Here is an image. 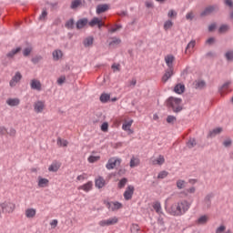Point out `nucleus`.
Listing matches in <instances>:
<instances>
[{
	"mask_svg": "<svg viewBox=\"0 0 233 233\" xmlns=\"http://www.w3.org/2000/svg\"><path fill=\"white\" fill-rule=\"evenodd\" d=\"M190 208V203L187 200H180L173 203L168 208L167 212L171 216H183Z\"/></svg>",
	"mask_w": 233,
	"mask_h": 233,
	"instance_id": "nucleus-1",
	"label": "nucleus"
},
{
	"mask_svg": "<svg viewBox=\"0 0 233 233\" xmlns=\"http://www.w3.org/2000/svg\"><path fill=\"white\" fill-rule=\"evenodd\" d=\"M182 103H183V100L181 98H177L174 96H170L167 101V106L172 108L173 112H175L176 114L183 110V105H181Z\"/></svg>",
	"mask_w": 233,
	"mask_h": 233,
	"instance_id": "nucleus-2",
	"label": "nucleus"
},
{
	"mask_svg": "<svg viewBox=\"0 0 233 233\" xmlns=\"http://www.w3.org/2000/svg\"><path fill=\"white\" fill-rule=\"evenodd\" d=\"M0 207H1L2 212H4V214H12V212H14V210H15V204L13 202L5 201V202L0 204Z\"/></svg>",
	"mask_w": 233,
	"mask_h": 233,
	"instance_id": "nucleus-3",
	"label": "nucleus"
},
{
	"mask_svg": "<svg viewBox=\"0 0 233 233\" xmlns=\"http://www.w3.org/2000/svg\"><path fill=\"white\" fill-rule=\"evenodd\" d=\"M119 218L117 217H112L107 219H103L98 222L100 227H112V225H117Z\"/></svg>",
	"mask_w": 233,
	"mask_h": 233,
	"instance_id": "nucleus-4",
	"label": "nucleus"
},
{
	"mask_svg": "<svg viewBox=\"0 0 233 233\" xmlns=\"http://www.w3.org/2000/svg\"><path fill=\"white\" fill-rule=\"evenodd\" d=\"M121 161H122L121 158L111 157L108 159L106 165V168H107V170H114L116 167H119V165H121Z\"/></svg>",
	"mask_w": 233,
	"mask_h": 233,
	"instance_id": "nucleus-5",
	"label": "nucleus"
},
{
	"mask_svg": "<svg viewBox=\"0 0 233 233\" xmlns=\"http://www.w3.org/2000/svg\"><path fill=\"white\" fill-rule=\"evenodd\" d=\"M136 190V187H134V186L129 185L126 187V190L123 194L124 196V199L126 201H130V199H132L133 196H134V192Z\"/></svg>",
	"mask_w": 233,
	"mask_h": 233,
	"instance_id": "nucleus-6",
	"label": "nucleus"
},
{
	"mask_svg": "<svg viewBox=\"0 0 233 233\" xmlns=\"http://www.w3.org/2000/svg\"><path fill=\"white\" fill-rule=\"evenodd\" d=\"M106 206L111 212H116V210L123 208V204L117 201L107 202Z\"/></svg>",
	"mask_w": 233,
	"mask_h": 233,
	"instance_id": "nucleus-7",
	"label": "nucleus"
},
{
	"mask_svg": "<svg viewBox=\"0 0 233 233\" xmlns=\"http://www.w3.org/2000/svg\"><path fill=\"white\" fill-rule=\"evenodd\" d=\"M34 111L35 114H42L46 108L45 101L38 100L34 103Z\"/></svg>",
	"mask_w": 233,
	"mask_h": 233,
	"instance_id": "nucleus-8",
	"label": "nucleus"
},
{
	"mask_svg": "<svg viewBox=\"0 0 233 233\" xmlns=\"http://www.w3.org/2000/svg\"><path fill=\"white\" fill-rule=\"evenodd\" d=\"M30 87L32 90L41 92V90L43 89V85L41 84V81H39L38 79H32L30 82Z\"/></svg>",
	"mask_w": 233,
	"mask_h": 233,
	"instance_id": "nucleus-9",
	"label": "nucleus"
},
{
	"mask_svg": "<svg viewBox=\"0 0 233 233\" xmlns=\"http://www.w3.org/2000/svg\"><path fill=\"white\" fill-rule=\"evenodd\" d=\"M21 79H23V75H21V73L16 72L15 74V76L12 77V79L9 82V86L14 88V86H15L17 85V83H19V81H21Z\"/></svg>",
	"mask_w": 233,
	"mask_h": 233,
	"instance_id": "nucleus-10",
	"label": "nucleus"
},
{
	"mask_svg": "<svg viewBox=\"0 0 233 233\" xmlns=\"http://www.w3.org/2000/svg\"><path fill=\"white\" fill-rule=\"evenodd\" d=\"M176 61V57L174 55H167L165 56V62L168 68L174 69V62Z\"/></svg>",
	"mask_w": 233,
	"mask_h": 233,
	"instance_id": "nucleus-11",
	"label": "nucleus"
},
{
	"mask_svg": "<svg viewBox=\"0 0 233 233\" xmlns=\"http://www.w3.org/2000/svg\"><path fill=\"white\" fill-rule=\"evenodd\" d=\"M132 123H134V120L125 121L122 125V129L125 132H128V134H134V130H132Z\"/></svg>",
	"mask_w": 233,
	"mask_h": 233,
	"instance_id": "nucleus-12",
	"label": "nucleus"
},
{
	"mask_svg": "<svg viewBox=\"0 0 233 233\" xmlns=\"http://www.w3.org/2000/svg\"><path fill=\"white\" fill-rule=\"evenodd\" d=\"M110 10V5L108 4H100L96 6V14H105V12H108Z\"/></svg>",
	"mask_w": 233,
	"mask_h": 233,
	"instance_id": "nucleus-13",
	"label": "nucleus"
},
{
	"mask_svg": "<svg viewBox=\"0 0 233 233\" xmlns=\"http://www.w3.org/2000/svg\"><path fill=\"white\" fill-rule=\"evenodd\" d=\"M37 185L39 188H46V187L50 185V180H48V178L38 177Z\"/></svg>",
	"mask_w": 233,
	"mask_h": 233,
	"instance_id": "nucleus-14",
	"label": "nucleus"
},
{
	"mask_svg": "<svg viewBox=\"0 0 233 233\" xmlns=\"http://www.w3.org/2000/svg\"><path fill=\"white\" fill-rule=\"evenodd\" d=\"M89 26L94 27L97 25L98 28H101L102 26H105V24H103L101 18L94 17L89 23Z\"/></svg>",
	"mask_w": 233,
	"mask_h": 233,
	"instance_id": "nucleus-15",
	"label": "nucleus"
},
{
	"mask_svg": "<svg viewBox=\"0 0 233 233\" xmlns=\"http://www.w3.org/2000/svg\"><path fill=\"white\" fill-rule=\"evenodd\" d=\"M105 185H106V181L105 180V178L103 177H97L95 179V186L96 188H103V187H105Z\"/></svg>",
	"mask_w": 233,
	"mask_h": 233,
	"instance_id": "nucleus-16",
	"label": "nucleus"
},
{
	"mask_svg": "<svg viewBox=\"0 0 233 233\" xmlns=\"http://www.w3.org/2000/svg\"><path fill=\"white\" fill-rule=\"evenodd\" d=\"M174 76V69L167 68L162 76V81L163 83H167Z\"/></svg>",
	"mask_w": 233,
	"mask_h": 233,
	"instance_id": "nucleus-17",
	"label": "nucleus"
},
{
	"mask_svg": "<svg viewBox=\"0 0 233 233\" xmlns=\"http://www.w3.org/2000/svg\"><path fill=\"white\" fill-rule=\"evenodd\" d=\"M25 218L32 219V218H35V214H37V210H35V208H29L25 209Z\"/></svg>",
	"mask_w": 233,
	"mask_h": 233,
	"instance_id": "nucleus-18",
	"label": "nucleus"
},
{
	"mask_svg": "<svg viewBox=\"0 0 233 233\" xmlns=\"http://www.w3.org/2000/svg\"><path fill=\"white\" fill-rule=\"evenodd\" d=\"M92 187H94V184L92 183V181H88L87 183L78 187V190H84V192H90Z\"/></svg>",
	"mask_w": 233,
	"mask_h": 233,
	"instance_id": "nucleus-19",
	"label": "nucleus"
},
{
	"mask_svg": "<svg viewBox=\"0 0 233 233\" xmlns=\"http://www.w3.org/2000/svg\"><path fill=\"white\" fill-rule=\"evenodd\" d=\"M19 52H21V47H16L15 49H12L10 52H8L5 57H7L8 59H14V57H15V56H17Z\"/></svg>",
	"mask_w": 233,
	"mask_h": 233,
	"instance_id": "nucleus-20",
	"label": "nucleus"
},
{
	"mask_svg": "<svg viewBox=\"0 0 233 233\" xmlns=\"http://www.w3.org/2000/svg\"><path fill=\"white\" fill-rule=\"evenodd\" d=\"M21 103V100L19 98H8L6 100V105H8V106H19Z\"/></svg>",
	"mask_w": 233,
	"mask_h": 233,
	"instance_id": "nucleus-21",
	"label": "nucleus"
},
{
	"mask_svg": "<svg viewBox=\"0 0 233 233\" xmlns=\"http://www.w3.org/2000/svg\"><path fill=\"white\" fill-rule=\"evenodd\" d=\"M165 164V157L163 155L158 156V157L151 160V165H158V167H161V165Z\"/></svg>",
	"mask_w": 233,
	"mask_h": 233,
	"instance_id": "nucleus-22",
	"label": "nucleus"
},
{
	"mask_svg": "<svg viewBox=\"0 0 233 233\" xmlns=\"http://www.w3.org/2000/svg\"><path fill=\"white\" fill-rule=\"evenodd\" d=\"M83 45L86 48H90L94 45V37L93 36H87L84 39Z\"/></svg>",
	"mask_w": 233,
	"mask_h": 233,
	"instance_id": "nucleus-23",
	"label": "nucleus"
},
{
	"mask_svg": "<svg viewBox=\"0 0 233 233\" xmlns=\"http://www.w3.org/2000/svg\"><path fill=\"white\" fill-rule=\"evenodd\" d=\"M88 25V19L82 18L76 22V28L77 30H81V28H85Z\"/></svg>",
	"mask_w": 233,
	"mask_h": 233,
	"instance_id": "nucleus-24",
	"label": "nucleus"
},
{
	"mask_svg": "<svg viewBox=\"0 0 233 233\" xmlns=\"http://www.w3.org/2000/svg\"><path fill=\"white\" fill-rule=\"evenodd\" d=\"M175 94H184L185 93V86L183 84H177L174 87Z\"/></svg>",
	"mask_w": 233,
	"mask_h": 233,
	"instance_id": "nucleus-25",
	"label": "nucleus"
},
{
	"mask_svg": "<svg viewBox=\"0 0 233 233\" xmlns=\"http://www.w3.org/2000/svg\"><path fill=\"white\" fill-rule=\"evenodd\" d=\"M196 46V41L195 40H191L187 47H186V51L185 54H192L194 47Z\"/></svg>",
	"mask_w": 233,
	"mask_h": 233,
	"instance_id": "nucleus-26",
	"label": "nucleus"
},
{
	"mask_svg": "<svg viewBox=\"0 0 233 233\" xmlns=\"http://www.w3.org/2000/svg\"><path fill=\"white\" fill-rule=\"evenodd\" d=\"M59 168H61V164L58 162H54L53 164H51L48 167V171L49 172H57V170H59Z\"/></svg>",
	"mask_w": 233,
	"mask_h": 233,
	"instance_id": "nucleus-27",
	"label": "nucleus"
},
{
	"mask_svg": "<svg viewBox=\"0 0 233 233\" xmlns=\"http://www.w3.org/2000/svg\"><path fill=\"white\" fill-rule=\"evenodd\" d=\"M63 57V51L56 49L53 52V59L54 61H59Z\"/></svg>",
	"mask_w": 233,
	"mask_h": 233,
	"instance_id": "nucleus-28",
	"label": "nucleus"
},
{
	"mask_svg": "<svg viewBox=\"0 0 233 233\" xmlns=\"http://www.w3.org/2000/svg\"><path fill=\"white\" fill-rule=\"evenodd\" d=\"M139 163H141L139 158L132 157L130 159L129 167L131 168H135V167H139Z\"/></svg>",
	"mask_w": 233,
	"mask_h": 233,
	"instance_id": "nucleus-29",
	"label": "nucleus"
},
{
	"mask_svg": "<svg viewBox=\"0 0 233 233\" xmlns=\"http://www.w3.org/2000/svg\"><path fill=\"white\" fill-rule=\"evenodd\" d=\"M127 183H128V178L127 177L121 178L117 183V188L119 189L125 188V187H127Z\"/></svg>",
	"mask_w": 233,
	"mask_h": 233,
	"instance_id": "nucleus-30",
	"label": "nucleus"
},
{
	"mask_svg": "<svg viewBox=\"0 0 233 233\" xmlns=\"http://www.w3.org/2000/svg\"><path fill=\"white\" fill-rule=\"evenodd\" d=\"M216 233H232V230H230V229L227 230V227H225V225H220L217 228Z\"/></svg>",
	"mask_w": 233,
	"mask_h": 233,
	"instance_id": "nucleus-31",
	"label": "nucleus"
},
{
	"mask_svg": "<svg viewBox=\"0 0 233 233\" xmlns=\"http://www.w3.org/2000/svg\"><path fill=\"white\" fill-rule=\"evenodd\" d=\"M186 187H187V181L183 179L177 180V188H178V190H183V188H185Z\"/></svg>",
	"mask_w": 233,
	"mask_h": 233,
	"instance_id": "nucleus-32",
	"label": "nucleus"
},
{
	"mask_svg": "<svg viewBox=\"0 0 233 233\" xmlns=\"http://www.w3.org/2000/svg\"><path fill=\"white\" fill-rule=\"evenodd\" d=\"M228 86H230V82H227L225 83L219 89V92L221 94V96H223L224 94H227V90H228Z\"/></svg>",
	"mask_w": 233,
	"mask_h": 233,
	"instance_id": "nucleus-33",
	"label": "nucleus"
},
{
	"mask_svg": "<svg viewBox=\"0 0 233 233\" xmlns=\"http://www.w3.org/2000/svg\"><path fill=\"white\" fill-rule=\"evenodd\" d=\"M221 132H223V128L217 127V128L213 129L212 131H210L209 137H214L215 136H218V134H221Z\"/></svg>",
	"mask_w": 233,
	"mask_h": 233,
	"instance_id": "nucleus-34",
	"label": "nucleus"
},
{
	"mask_svg": "<svg viewBox=\"0 0 233 233\" xmlns=\"http://www.w3.org/2000/svg\"><path fill=\"white\" fill-rule=\"evenodd\" d=\"M194 87L197 89H201L203 86H205V81L203 80H197L194 82Z\"/></svg>",
	"mask_w": 233,
	"mask_h": 233,
	"instance_id": "nucleus-35",
	"label": "nucleus"
},
{
	"mask_svg": "<svg viewBox=\"0 0 233 233\" xmlns=\"http://www.w3.org/2000/svg\"><path fill=\"white\" fill-rule=\"evenodd\" d=\"M198 145V142L196 141V138H189V140L187 142V148H194Z\"/></svg>",
	"mask_w": 233,
	"mask_h": 233,
	"instance_id": "nucleus-36",
	"label": "nucleus"
},
{
	"mask_svg": "<svg viewBox=\"0 0 233 233\" xmlns=\"http://www.w3.org/2000/svg\"><path fill=\"white\" fill-rule=\"evenodd\" d=\"M216 10H218V6H214V5H208L206 7L205 9V14H214V12H216Z\"/></svg>",
	"mask_w": 233,
	"mask_h": 233,
	"instance_id": "nucleus-37",
	"label": "nucleus"
},
{
	"mask_svg": "<svg viewBox=\"0 0 233 233\" xmlns=\"http://www.w3.org/2000/svg\"><path fill=\"white\" fill-rule=\"evenodd\" d=\"M154 210L157 212V214H163L162 208H161V203L156 202L153 205Z\"/></svg>",
	"mask_w": 233,
	"mask_h": 233,
	"instance_id": "nucleus-38",
	"label": "nucleus"
},
{
	"mask_svg": "<svg viewBox=\"0 0 233 233\" xmlns=\"http://www.w3.org/2000/svg\"><path fill=\"white\" fill-rule=\"evenodd\" d=\"M214 198V194H208L206 197V207L210 208V205L212 204V198Z\"/></svg>",
	"mask_w": 233,
	"mask_h": 233,
	"instance_id": "nucleus-39",
	"label": "nucleus"
},
{
	"mask_svg": "<svg viewBox=\"0 0 233 233\" xmlns=\"http://www.w3.org/2000/svg\"><path fill=\"white\" fill-rule=\"evenodd\" d=\"M101 103H108L110 101V96L106 93H104L100 96Z\"/></svg>",
	"mask_w": 233,
	"mask_h": 233,
	"instance_id": "nucleus-40",
	"label": "nucleus"
},
{
	"mask_svg": "<svg viewBox=\"0 0 233 233\" xmlns=\"http://www.w3.org/2000/svg\"><path fill=\"white\" fill-rule=\"evenodd\" d=\"M230 30V26L228 25H220L218 32L219 34H225Z\"/></svg>",
	"mask_w": 233,
	"mask_h": 233,
	"instance_id": "nucleus-41",
	"label": "nucleus"
},
{
	"mask_svg": "<svg viewBox=\"0 0 233 233\" xmlns=\"http://www.w3.org/2000/svg\"><path fill=\"white\" fill-rule=\"evenodd\" d=\"M172 26H174V22H172V20H167L164 23V30H170V28H172Z\"/></svg>",
	"mask_w": 233,
	"mask_h": 233,
	"instance_id": "nucleus-42",
	"label": "nucleus"
},
{
	"mask_svg": "<svg viewBox=\"0 0 233 233\" xmlns=\"http://www.w3.org/2000/svg\"><path fill=\"white\" fill-rule=\"evenodd\" d=\"M111 42H109V46H116V45H121V39L113 37L111 38Z\"/></svg>",
	"mask_w": 233,
	"mask_h": 233,
	"instance_id": "nucleus-43",
	"label": "nucleus"
},
{
	"mask_svg": "<svg viewBox=\"0 0 233 233\" xmlns=\"http://www.w3.org/2000/svg\"><path fill=\"white\" fill-rule=\"evenodd\" d=\"M56 143H57L58 147H68V141L62 139L61 137L57 138Z\"/></svg>",
	"mask_w": 233,
	"mask_h": 233,
	"instance_id": "nucleus-44",
	"label": "nucleus"
},
{
	"mask_svg": "<svg viewBox=\"0 0 233 233\" xmlns=\"http://www.w3.org/2000/svg\"><path fill=\"white\" fill-rule=\"evenodd\" d=\"M101 159L100 156H90L87 160L89 163H97Z\"/></svg>",
	"mask_w": 233,
	"mask_h": 233,
	"instance_id": "nucleus-45",
	"label": "nucleus"
},
{
	"mask_svg": "<svg viewBox=\"0 0 233 233\" xmlns=\"http://www.w3.org/2000/svg\"><path fill=\"white\" fill-rule=\"evenodd\" d=\"M130 230H131V233H139L141 231V228H139V225L132 224Z\"/></svg>",
	"mask_w": 233,
	"mask_h": 233,
	"instance_id": "nucleus-46",
	"label": "nucleus"
},
{
	"mask_svg": "<svg viewBox=\"0 0 233 233\" xmlns=\"http://www.w3.org/2000/svg\"><path fill=\"white\" fill-rule=\"evenodd\" d=\"M30 54H32V47H25L23 50V56L24 57H28V56H30Z\"/></svg>",
	"mask_w": 233,
	"mask_h": 233,
	"instance_id": "nucleus-47",
	"label": "nucleus"
},
{
	"mask_svg": "<svg viewBox=\"0 0 233 233\" xmlns=\"http://www.w3.org/2000/svg\"><path fill=\"white\" fill-rule=\"evenodd\" d=\"M48 15V12H46V9H43L42 14L39 16V21H45Z\"/></svg>",
	"mask_w": 233,
	"mask_h": 233,
	"instance_id": "nucleus-48",
	"label": "nucleus"
},
{
	"mask_svg": "<svg viewBox=\"0 0 233 233\" xmlns=\"http://www.w3.org/2000/svg\"><path fill=\"white\" fill-rule=\"evenodd\" d=\"M168 176L167 171H160L157 175V179H165Z\"/></svg>",
	"mask_w": 233,
	"mask_h": 233,
	"instance_id": "nucleus-49",
	"label": "nucleus"
},
{
	"mask_svg": "<svg viewBox=\"0 0 233 233\" xmlns=\"http://www.w3.org/2000/svg\"><path fill=\"white\" fill-rule=\"evenodd\" d=\"M111 68L113 72H121V65L119 64H113Z\"/></svg>",
	"mask_w": 233,
	"mask_h": 233,
	"instance_id": "nucleus-50",
	"label": "nucleus"
},
{
	"mask_svg": "<svg viewBox=\"0 0 233 233\" xmlns=\"http://www.w3.org/2000/svg\"><path fill=\"white\" fill-rule=\"evenodd\" d=\"M43 60V56H34L33 58H32V63H34L35 65H37V63H39L40 61H42Z\"/></svg>",
	"mask_w": 233,
	"mask_h": 233,
	"instance_id": "nucleus-51",
	"label": "nucleus"
},
{
	"mask_svg": "<svg viewBox=\"0 0 233 233\" xmlns=\"http://www.w3.org/2000/svg\"><path fill=\"white\" fill-rule=\"evenodd\" d=\"M81 5V0H75L71 3V8H77Z\"/></svg>",
	"mask_w": 233,
	"mask_h": 233,
	"instance_id": "nucleus-52",
	"label": "nucleus"
},
{
	"mask_svg": "<svg viewBox=\"0 0 233 233\" xmlns=\"http://www.w3.org/2000/svg\"><path fill=\"white\" fill-rule=\"evenodd\" d=\"M66 27L69 29L74 28V19H70L69 21H67L66 23Z\"/></svg>",
	"mask_w": 233,
	"mask_h": 233,
	"instance_id": "nucleus-53",
	"label": "nucleus"
},
{
	"mask_svg": "<svg viewBox=\"0 0 233 233\" xmlns=\"http://www.w3.org/2000/svg\"><path fill=\"white\" fill-rule=\"evenodd\" d=\"M226 59H228V61H232V59H233V51H228L226 53Z\"/></svg>",
	"mask_w": 233,
	"mask_h": 233,
	"instance_id": "nucleus-54",
	"label": "nucleus"
},
{
	"mask_svg": "<svg viewBox=\"0 0 233 233\" xmlns=\"http://www.w3.org/2000/svg\"><path fill=\"white\" fill-rule=\"evenodd\" d=\"M187 21H192L194 19V12L190 11L186 15Z\"/></svg>",
	"mask_w": 233,
	"mask_h": 233,
	"instance_id": "nucleus-55",
	"label": "nucleus"
},
{
	"mask_svg": "<svg viewBox=\"0 0 233 233\" xmlns=\"http://www.w3.org/2000/svg\"><path fill=\"white\" fill-rule=\"evenodd\" d=\"M176 15H177V13L176 11H174L173 9L169 10L167 13V16L170 18L176 17Z\"/></svg>",
	"mask_w": 233,
	"mask_h": 233,
	"instance_id": "nucleus-56",
	"label": "nucleus"
},
{
	"mask_svg": "<svg viewBox=\"0 0 233 233\" xmlns=\"http://www.w3.org/2000/svg\"><path fill=\"white\" fill-rule=\"evenodd\" d=\"M102 132H107L108 131V123L104 122L101 126Z\"/></svg>",
	"mask_w": 233,
	"mask_h": 233,
	"instance_id": "nucleus-57",
	"label": "nucleus"
},
{
	"mask_svg": "<svg viewBox=\"0 0 233 233\" xmlns=\"http://www.w3.org/2000/svg\"><path fill=\"white\" fill-rule=\"evenodd\" d=\"M65 81H66V77L64 76H60V77L57 79L56 83H57V85H63V83H65Z\"/></svg>",
	"mask_w": 233,
	"mask_h": 233,
	"instance_id": "nucleus-58",
	"label": "nucleus"
},
{
	"mask_svg": "<svg viewBox=\"0 0 233 233\" xmlns=\"http://www.w3.org/2000/svg\"><path fill=\"white\" fill-rule=\"evenodd\" d=\"M87 178V176H86V174H82V175H79L77 177H76V179H77V181H85V179H86Z\"/></svg>",
	"mask_w": 233,
	"mask_h": 233,
	"instance_id": "nucleus-59",
	"label": "nucleus"
},
{
	"mask_svg": "<svg viewBox=\"0 0 233 233\" xmlns=\"http://www.w3.org/2000/svg\"><path fill=\"white\" fill-rule=\"evenodd\" d=\"M175 121H176V116H168L167 117V123H175Z\"/></svg>",
	"mask_w": 233,
	"mask_h": 233,
	"instance_id": "nucleus-60",
	"label": "nucleus"
},
{
	"mask_svg": "<svg viewBox=\"0 0 233 233\" xmlns=\"http://www.w3.org/2000/svg\"><path fill=\"white\" fill-rule=\"evenodd\" d=\"M224 147H230L232 145V140H230V138L226 139L223 142Z\"/></svg>",
	"mask_w": 233,
	"mask_h": 233,
	"instance_id": "nucleus-61",
	"label": "nucleus"
},
{
	"mask_svg": "<svg viewBox=\"0 0 233 233\" xmlns=\"http://www.w3.org/2000/svg\"><path fill=\"white\" fill-rule=\"evenodd\" d=\"M216 30V24H211L208 25V32H214Z\"/></svg>",
	"mask_w": 233,
	"mask_h": 233,
	"instance_id": "nucleus-62",
	"label": "nucleus"
},
{
	"mask_svg": "<svg viewBox=\"0 0 233 233\" xmlns=\"http://www.w3.org/2000/svg\"><path fill=\"white\" fill-rule=\"evenodd\" d=\"M225 5H227V6H229V8H233L232 0H225Z\"/></svg>",
	"mask_w": 233,
	"mask_h": 233,
	"instance_id": "nucleus-63",
	"label": "nucleus"
},
{
	"mask_svg": "<svg viewBox=\"0 0 233 233\" xmlns=\"http://www.w3.org/2000/svg\"><path fill=\"white\" fill-rule=\"evenodd\" d=\"M9 136H11V137H15V134H16V131H15V128H11L10 130H9Z\"/></svg>",
	"mask_w": 233,
	"mask_h": 233,
	"instance_id": "nucleus-64",
	"label": "nucleus"
}]
</instances>
